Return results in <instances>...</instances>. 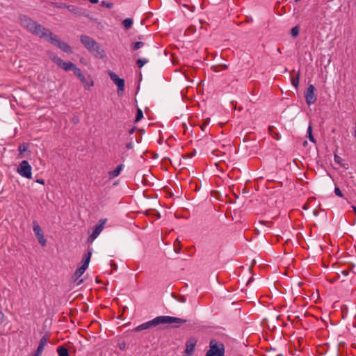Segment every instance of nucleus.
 Masks as SVG:
<instances>
[{"mask_svg":"<svg viewBox=\"0 0 356 356\" xmlns=\"http://www.w3.org/2000/svg\"><path fill=\"white\" fill-rule=\"evenodd\" d=\"M102 6L106 7L108 8H112L113 7V3L111 2H108L106 1H102L101 3Z\"/></svg>","mask_w":356,"mask_h":356,"instance_id":"25","label":"nucleus"},{"mask_svg":"<svg viewBox=\"0 0 356 356\" xmlns=\"http://www.w3.org/2000/svg\"><path fill=\"white\" fill-rule=\"evenodd\" d=\"M342 273L345 275V276H347L348 275V270H343L342 271Z\"/></svg>","mask_w":356,"mask_h":356,"instance_id":"37","label":"nucleus"},{"mask_svg":"<svg viewBox=\"0 0 356 356\" xmlns=\"http://www.w3.org/2000/svg\"><path fill=\"white\" fill-rule=\"evenodd\" d=\"M123 166L124 165L122 164H120L114 170L109 172H108L109 178L113 179V178L118 177L120 175L121 170H122Z\"/></svg>","mask_w":356,"mask_h":356,"instance_id":"15","label":"nucleus"},{"mask_svg":"<svg viewBox=\"0 0 356 356\" xmlns=\"http://www.w3.org/2000/svg\"><path fill=\"white\" fill-rule=\"evenodd\" d=\"M4 321V314L3 312H0V324H1Z\"/></svg>","mask_w":356,"mask_h":356,"instance_id":"31","label":"nucleus"},{"mask_svg":"<svg viewBox=\"0 0 356 356\" xmlns=\"http://www.w3.org/2000/svg\"><path fill=\"white\" fill-rule=\"evenodd\" d=\"M57 353L58 356H70L68 350L63 346H58Z\"/></svg>","mask_w":356,"mask_h":356,"instance_id":"16","label":"nucleus"},{"mask_svg":"<svg viewBox=\"0 0 356 356\" xmlns=\"http://www.w3.org/2000/svg\"><path fill=\"white\" fill-rule=\"evenodd\" d=\"M27 146L25 144H22L19 147V152L22 154L24 152L26 151Z\"/></svg>","mask_w":356,"mask_h":356,"instance_id":"26","label":"nucleus"},{"mask_svg":"<svg viewBox=\"0 0 356 356\" xmlns=\"http://www.w3.org/2000/svg\"><path fill=\"white\" fill-rule=\"evenodd\" d=\"M109 76L118 86V94L120 95L124 90V80L113 72H109Z\"/></svg>","mask_w":356,"mask_h":356,"instance_id":"8","label":"nucleus"},{"mask_svg":"<svg viewBox=\"0 0 356 356\" xmlns=\"http://www.w3.org/2000/svg\"><path fill=\"white\" fill-rule=\"evenodd\" d=\"M352 208H353L354 212L356 213V207L355 206H352Z\"/></svg>","mask_w":356,"mask_h":356,"instance_id":"40","label":"nucleus"},{"mask_svg":"<svg viewBox=\"0 0 356 356\" xmlns=\"http://www.w3.org/2000/svg\"><path fill=\"white\" fill-rule=\"evenodd\" d=\"M19 21L21 25L29 33L56 44L58 48L66 53L72 52L70 45L65 42L58 40L56 35H54L49 29L44 27L31 18L26 15H22L19 17Z\"/></svg>","mask_w":356,"mask_h":356,"instance_id":"1","label":"nucleus"},{"mask_svg":"<svg viewBox=\"0 0 356 356\" xmlns=\"http://www.w3.org/2000/svg\"><path fill=\"white\" fill-rule=\"evenodd\" d=\"M303 209H307V205H306V204H305V205L303 206Z\"/></svg>","mask_w":356,"mask_h":356,"instance_id":"43","label":"nucleus"},{"mask_svg":"<svg viewBox=\"0 0 356 356\" xmlns=\"http://www.w3.org/2000/svg\"><path fill=\"white\" fill-rule=\"evenodd\" d=\"M106 222V219L99 220L98 224L95 226L92 233L90 235L88 239V242L92 243L99 236L103 230Z\"/></svg>","mask_w":356,"mask_h":356,"instance_id":"7","label":"nucleus"},{"mask_svg":"<svg viewBox=\"0 0 356 356\" xmlns=\"http://www.w3.org/2000/svg\"><path fill=\"white\" fill-rule=\"evenodd\" d=\"M340 159H341V158L339 156H337L336 154L334 155V161L336 162L339 163L340 162Z\"/></svg>","mask_w":356,"mask_h":356,"instance_id":"33","label":"nucleus"},{"mask_svg":"<svg viewBox=\"0 0 356 356\" xmlns=\"http://www.w3.org/2000/svg\"><path fill=\"white\" fill-rule=\"evenodd\" d=\"M186 320L182 319L177 317H172L169 316H160L154 318V319L142 323L137 326L135 329V332H140L144 330L149 329L152 327L157 326L160 324H170V323H184Z\"/></svg>","mask_w":356,"mask_h":356,"instance_id":"2","label":"nucleus"},{"mask_svg":"<svg viewBox=\"0 0 356 356\" xmlns=\"http://www.w3.org/2000/svg\"><path fill=\"white\" fill-rule=\"evenodd\" d=\"M127 148L129 149H131L134 147V143L133 142H129L126 145Z\"/></svg>","mask_w":356,"mask_h":356,"instance_id":"30","label":"nucleus"},{"mask_svg":"<svg viewBox=\"0 0 356 356\" xmlns=\"http://www.w3.org/2000/svg\"><path fill=\"white\" fill-rule=\"evenodd\" d=\"M273 128V126H270V127H269V128H268L269 131H270V134H271V135H273V134H272V132H271V131H272Z\"/></svg>","mask_w":356,"mask_h":356,"instance_id":"38","label":"nucleus"},{"mask_svg":"<svg viewBox=\"0 0 356 356\" xmlns=\"http://www.w3.org/2000/svg\"><path fill=\"white\" fill-rule=\"evenodd\" d=\"M47 342H48V338L46 336L42 337L39 342L38 347L35 352V353L37 355H38L40 356L42 355L44 348L45 346L47 344Z\"/></svg>","mask_w":356,"mask_h":356,"instance_id":"13","label":"nucleus"},{"mask_svg":"<svg viewBox=\"0 0 356 356\" xmlns=\"http://www.w3.org/2000/svg\"><path fill=\"white\" fill-rule=\"evenodd\" d=\"M67 8H68V10H69L70 12H72V13H75V14H76V13H77V12H76L77 8H76L75 6H67Z\"/></svg>","mask_w":356,"mask_h":356,"instance_id":"27","label":"nucleus"},{"mask_svg":"<svg viewBox=\"0 0 356 356\" xmlns=\"http://www.w3.org/2000/svg\"><path fill=\"white\" fill-rule=\"evenodd\" d=\"M92 252L89 251L87 254H86L83 259V264L82 266L76 270L74 277L76 280L79 279L85 272V270L88 268L89 262L90 261Z\"/></svg>","mask_w":356,"mask_h":356,"instance_id":"5","label":"nucleus"},{"mask_svg":"<svg viewBox=\"0 0 356 356\" xmlns=\"http://www.w3.org/2000/svg\"><path fill=\"white\" fill-rule=\"evenodd\" d=\"M33 229L39 243L43 246L46 245L47 241L44 237L43 232L40 225L34 224Z\"/></svg>","mask_w":356,"mask_h":356,"instance_id":"11","label":"nucleus"},{"mask_svg":"<svg viewBox=\"0 0 356 356\" xmlns=\"http://www.w3.org/2000/svg\"><path fill=\"white\" fill-rule=\"evenodd\" d=\"M315 87L313 85H309L305 92V99L308 105L313 104L316 102L317 97L314 93Z\"/></svg>","mask_w":356,"mask_h":356,"instance_id":"9","label":"nucleus"},{"mask_svg":"<svg viewBox=\"0 0 356 356\" xmlns=\"http://www.w3.org/2000/svg\"><path fill=\"white\" fill-rule=\"evenodd\" d=\"M74 74L80 79L86 89H89L91 86H93V81L88 80L81 73L79 68H77Z\"/></svg>","mask_w":356,"mask_h":356,"instance_id":"10","label":"nucleus"},{"mask_svg":"<svg viewBox=\"0 0 356 356\" xmlns=\"http://www.w3.org/2000/svg\"><path fill=\"white\" fill-rule=\"evenodd\" d=\"M299 0H296V1H298Z\"/></svg>","mask_w":356,"mask_h":356,"instance_id":"48","label":"nucleus"},{"mask_svg":"<svg viewBox=\"0 0 356 356\" xmlns=\"http://www.w3.org/2000/svg\"><path fill=\"white\" fill-rule=\"evenodd\" d=\"M60 67L63 68L65 71L72 70L74 72L78 68L75 64H74L71 62L67 63L65 61Z\"/></svg>","mask_w":356,"mask_h":356,"instance_id":"14","label":"nucleus"},{"mask_svg":"<svg viewBox=\"0 0 356 356\" xmlns=\"http://www.w3.org/2000/svg\"><path fill=\"white\" fill-rule=\"evenodd\" d=\"M277 51H278V52H280V53H281V50H280V48H277Z\"/></svg>","mask_w":356,"mask_h":356,"instance_id":"47","label":"nucleus"},{"mask_svg":"<svg viewBox=\"0 0 356 356\" xmlns=\"http://www.w3.org/2000/svg\"><path fill=\"white\" fill-rule=\"evenodd\" d=\"M133 21L131 18H127L123 20L122 24L126 29H129L131 27Z\"/></svg>","mask_w":356,"mask_h":356,"instance_id":"17","label":"nucleus"},{"mask_svg":"<svg viewBox=\"0 0 356 356\" xmlns=\"http://www.w3.org/2000/svg\"><path fill=\"white\" fill-rule=\"evenodd\" d=\"M227 67V66L226 65H223V68H224V69H226Z\"/></svg>","mask_w":356,"mask_h":356,"instance_id":"46","label":"nucleus"},{"mask_svg":"<svg viewBox=\"0 0 356 356\" xmlns=\"http://www.w3.org/2000/svg\"><path fill=\"white\" fill-rule=\"evenodd\" d=\"M259 223L261 224V225H264L266 223L270 224L269 225H268V227H270V225H271L270 222H265V221H261V220L259 221Z\"/></svg>","mask_w":356,"mask_h":356,"instance_id":"32","label":"nucleus"},{"mask_svg":"<svg viewBox=\"0 0 356 356\" xmlns=\"http://www.w3.org/2000/svg\"><path fill=\"white\" fill-rule=\"evenodd\" d=\"M144 46V42H136L131 45L132 50L136 51Z\"/></svg>","mask_w":356,"mask_h":356,"instance_id":"20","label":"nucleus"},{"mask_svg":"<svg viewBox=\"0 0 356 356\" xmlns=\"http://www.w3.org/2000/svg\"><path fill=\"white\" fill-rule=\"evenodd\" d=\"M134 131H135V129H134V128L131 129L129 131V134H132L134 132Z\"/></svg>","mask_w":356,"mask_h":356,"instance_id":"36","label":"nucleus"},{"mask_svg":"<svg viewBox=\"0 0 356 356\" xmlns=\"http://www.w3.org/2000/svg\"><path fill=\"white\" fill-rule=\"evenodd\" d=\"M143 113L142 110L140 108H138L135 122L140 121L143 118Z\"/></svg>","mask_w":356,"mask_h":356,"instance_id":"21","label":"nucleus"},{"mask_svg":"<svg viewBox=\"0 0 356 356\" xmlns=\"http://www.w3.org/2000/svg\"><path fill=\"white\" fill-rule=\"evenodd\" d=\"M81 42L84 47L90 52H95L97 55L102 56L103 51L101 49L99 44L92 38L88 35H82Z\"/></svg>","mask_w":356,"mask_h":356,"instance_id":"4","label":"nucleus"},{"mask_svg":"<svg viewBox=\"0 0 356 356\" xmlns=\"http://www.w3.org/2000/svg\"><path fill=\"white\" fill-rule=\"evenodd\" d=\"M275 136H273V138H275L276 140H278V139H279V138H278V136H277V134H275Z\"/></svg>","mask_w":356,"mask_h":356,"instance_id":"42","label":"nucleus"},{"mask_svg":"<svg viewBox=\"0 0 356 356\" xmlns=\"http://www.w3.org/2000/svg\"><path fill=\"white\" fill-rule=\"evenodd\" d=\"M308 143L307 140H305L302 143L303 146L306 147Z\"/></svg>","mask_w":356,"mask_h":356,"instance_id":"39","label":"nucleus"},{"mask_svg":"<svg viewBox=\"0 0 356 356\" xmlns=\"http://www.w3.org/2000/svg\"><path fill=\"white\" fill-rule=\"evenodd\" d=\"M147 63V60L146 58H139L137 60V65L139 67H142L145 63Z\"/></svg>","mask_w":356,"mask_h":356,"instance_id":"24","label":"nucleus"},{"mask_svg":"<svg viewBox=\"0 0 356 356\" xmlns=\"http://www.w3.org/2000/svg\"><path fill=\"white\" fill-rule=\"evenodd\" d=\"M224 344L216 339H211L209 342V349L205 356H224Z\"/></svg>","mask_w":356,"mask_h":356,"instance_id":"3","label":"nucleus"},{"mask_svg":"<svg viewBox=\"0 0 356 356\" xmlns=\"http://www.w3.org/2000/svg\"><path fill=\"white\" fill-rule=\"evenodd\" d=\"M37 182L40 183L41 184H44V181L43 179H38Z\"/></svg>","mask_w":356,"mask_h":356,"instance_id":"34","label":"nucleus"},{"mask_svg":"<svg viewBox=\"0 0 356 356\" xmlns=\"http://www.w3.org/2000/svg\"><path fill=\"white\" fill-rule=\"evenodd\" d=\"M334 193L337 196H339V197H342L343 196V194H342L341 190L338 187H335V188H334Z\"/></svg>","mask_w":356,"mask_h":356,"instance_id":"28","label":"nucleus"},{"mask_svg":"<svg viewBox=\"0 0 356 356\" xmlns=\"http://www.w3.org/2000/svg\"><path fill=\"white\" fill-rule=\"evenodd\" d=\"M56 6L58 8H62L63 6H60V5H58V4H56Z\"/></svg>","mask_w":356,"mask_h":356,"instance_id":"44","label":"nucleus"},{"mask_svg":"<svg viewBox=\"0 0 356 356\" xmlns=\"http://www.w3.org/2000/svg\"><path fill=\"white\" fill-rule=\"evenodd\" d=\"M299 79H300V72H298L296 74V78L292 79L291 83L295 88H298V86L299 84Z\"/></svg>","mask_w":356,"mask_h":356,"instance_id":"19","label":"nucleus"},{"mask_svg":"<svg viewBox=\"0 0 356 356\" xmlns=\"http://www.w3.org/2000/svg\"><path fill=\"white\" fill-rule=\"evenodd\" d=\"M291 35L293 38L297 37L298 33H299V27L298 26H296L293 27L291 29Z\"/></svg>","mask_w":356,"mask_h":356,"instance_id":"22","label":"nucleus"},{"mask_svg":"<svg viewBox=\"0 0 356 356\" xmlns=\"http://www.w3.org/2000/svg\"><path fill=\"white\" fill-rule=\"evenodd\" d=\"M307 137L311 142L316 143V140L312 135V127L311 124L309 125L307 129Z\"/></svg>","mask_w":356,"mask_h":356,"instance_id":"18","label":"nucleus"},{"mask_svg":"<svg viewBox=\"0 0 356 356\" xmlns=\"http://www.w3.org/2000/svg\"><path fill=\"white\" fill-rule=\"evenodd\" d=\"M31 166L27 161H22L17 168V172L22 177L31 179Z\"/></svg>","mask_w":356,"mask_h":356,"instance_id":"6","label":"nucleus"},{"mask_svg":"<svg viewBox=\"0 0 356 356\" xmlns=\"http://www.w3.org/2000/svg\"><path fill=\"white\" fill-rule=\"evenodd\" d=\"M53 61L57 64L58 66L61 67L63 63H64V61L59 57H57V56H54L53 58H52Z\"/></svg>","mask_w":356,"mask_h":356,"instance_id":"23","label":"nucleus"},{"mask_svg":"<svg viewBox=\"0 0 356 356\" xmlns=\"http://www.w3.org/2000/svg\"><path fill=\"white\" fill-rule=\"evenodd\" d=\"M175 242H177V243H178V245H179V246H178V248H177V249H175V252H176L177 253H179V252H180V250H181L180 241H179L178 239H177Z\"/></svg>","mask_w":356,"mask_h":356,"instance_id":"29","label":"nucleus"},{"mask_svg":"<svg viewBox=\"0 0 356 356\" xmlns=\"http://www.w3.org/2000/svg\"><path fill=\"white\" fill-rule=\"evenodd\" d=\"M181 302H185V299H184V298H182V299H181Z\"/></svg>","mask_w":356,"mask_h":356,"instance_id":"45","label":"nucleus"},{"mask_svg":"<svg viewBox=\"0 0 356 356\" xmlns=\"http://www.w3.org/2000/svg\"><path fill=\"white\" fill-rule=\"evenodd\" d=\"M92 3H97L99 2V0H88Z\"/></svg>","mask_w":356,"mask_h":356,"instance_id":"35","label":"nucleus"},{"mask_svg":"<svg viewBox=\"0 0 356 356\" xmlns=\"http://www.w3.org/2000/svg\"><path fill=\"white\" fill-rule=\"evenodd\" d=\"M83 282V280H80L78 282H77V285H79L81 283Z\"/></svg>","mask_w":356,"mask_h":356,"instance_id":"41","label":"nucleus"},{"mask_svg":"<svg viewBox=\"0 0 356 356\" xmlns=\"http://www.w3.org/2000/svg\"><path fill=\"white\" fill-rule=\"evenodd\" d=\"M197 343V340L194 337H191L188 339L186 343V353L187 355H191L193 352L195 344Z\"/></svg>","mask_w":356,"mask_h":356,"instance_id":"12","label":"nucleus"}]
</instances>
